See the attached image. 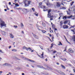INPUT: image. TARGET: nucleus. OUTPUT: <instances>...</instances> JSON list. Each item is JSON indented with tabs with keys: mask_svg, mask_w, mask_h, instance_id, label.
I'll list each match as a JSON object with an SVG mask.
<instances>
[{
	"mask_svg": "<svg viewBox=\"0 0 75 75\" xmlns=\"http://www.w3.org/2000/svg\"><path fill=\"white\" fill-rule=\"evenodd\" d=\"M12 51H13V52H17V50L15 49H13L11 50Z\"/></svg>",
	"mask_w": 75,
	"mask_h": 75,
	"instance_id": "f3484780",
	"label": "nucleus"
},
{
	"mask_svg": "<svg viewBox=\"0 0 75 75\" xmlns=\"http://www.w3.org/2000/svg\"><path fill=\"white\" fill-rule=\"evenodd\" d=\"M3 65H6V66H11V64L8 63H5L3 64Z\"/></svg>",
	"mask_w": 75,
	"mask_h": 75,
	"instance_id": "1a4fd4ad",
	"label": "nucleus"
},
{
	"mask_svg": "<svg viewBox=\"0 0 75 75\" xmlns=\"http://www.w3.org/2000/svg\"><path fill=\"white\" fill-rule=\"evenodd\" d=\"M68 23V21H65L64 22V24H67Z\"/></svg>",
	"mask_w": 75,
	"mask_h": 75,
	"instance_id": "e433bc0d",
	"label": "nucleus"
},
{
	"mask_svg": "<svg viewBox=\"0 0 75 75\" xmlns=\"http://www.w3.org/2000/svg\"><path fill=\"white\" fill-rule=\"evenodd\" d=\"M71 31H73V33H74V34H75V29H74V30H71Z\"/></svg>",
	"mask_w": 75,
	"mask_h": 75,
	"instance_id": "b1692460",
	"label": "nucleus"
},
{
	"mask_svg": "<svg viewBox=\"0 0 75 75\" xmlns=\"http://www.w3.org/2000/svg\"><path fill=\"white\" fill-rule=\"evenodd\" d=\"M45 8H44V9L43 10L44 11H47V9H46V8H45Z\"/></svg>",
	"mask_w": 75,
	"mask_h": 75,
	"instance_id": "4be33fe9",
	"label": "nucleus"
},
{
	"mask_svg": "<svg viewBox=\"0 0 75 75\" xmlns=\"http://www.w3.org/2000/svg\"><path fill=\"white\" fill-rule=\"evenodd\" d=\"M68 51H69V52H71V53H72V52H74V51L73 50H72V49L71 48L69 49Z\"/></svg>",
	"mask_w": 75,
	"mask_h": 75,
	"instance_id": "f8f14e48",
	"label": "nucleus"
},
{
	"mask_svg": "<svg viewBox=\"0 0 75 75\" xmlns=\"http://www.w3.org/2000/svg\"><path fill=\"white\" fill-rule=\"evenodd\" d=\"M22 8H18V10H21Z\"/></svg>",
	"mask_w": 75,
	"mask_h": 75,
	"instance_id": "864d4df0",
	"label": "nucleus"
},
{
	"mask_svg": "<svg viewBox=\"0 0 75 75\" xmlns=\"http://www.w3.org/2000/svg\"><path fill=\"white\" fill-rule=\"evenodd\" d=\"M14 27H15V28H17L18 27L17 26V25H14L13 26Z\"/></svg>",
	"mask_w": 75,
	"mask_h": 75,
	"instance_id": "49530a36",
	"label": "nucleus"
},
{
	"mask_svg": "<svg viewBox=\"0 0 75 75\" xmlns=\"http://www.w3.org/2000/svg\"><path fill=\"white\" fill-rule=\"evenodd\" d=\"M47 6H51L52 4L51 3H47L46 4Z\"/></svg>",
	"mask_w": 75,
	"mask_h": 75,
	"instance_id": "dca6fc26",
	"label": "nucleus"
},
{
	"mask_svg": "<svg viewBox=\"0 0 75 75\" xmlns=\"http://www.w3.org/2000/svg\"><path fill=\"white\" fill-rule=\"evenodd\" d=\"M15 6H17V7H19V5L18 4H15Z\"/></svg>",
	"mask_w": 75,
	"mask_h": 75,
	"instance_id": "7c9ffc66",
	"label": "nucleus"
},
{
	"mask_svg": "<svg viewBox=\"0 0 75 75\" xmlns=\"http://www.w3.org/2000/svg\"><path fill=\"white\" fill-rule=\"evenodd\" d=\"M16 59H18V60H20V59H18V58H17V57H16Z\"/></svg>",
	"mask_w": 75,
	"mask_h": 75,
	"instance_id": "5fc2aeb1",
	"label": "nucleus"
},
{
	"mask_svg": "<svg viewBox=\"0 0 75 75\" xmlns=\"http://www.w3.org/2000/svg\"><path fill=\"white\" fill-rule=\"evenodd\" d=\"M42 31L43 33H46V31L44 30H42Z\"/></svg>",
	"mask_w": 75,
	"mask_h": 75,
	"instance_id": "72a5a7b5",
	"label": "nucleus"
},
{
	"mask_svg": "<svg viewBox=\"0 0 75 75\" xmlns=\"http://www.w3.org/2000/svg\"><path fill=\"white\" fill-rule=\"evenodd\" d=\"M40 47L42 50H43V47H42V46H40Z\"/></svg>",
	"mask_w": 75,
	"mask_h": 75,
	"instance_id": "79ce46f5",
	"label": "nucleus"
},
{
	"mask_svg": "<svg viewBox=\"0 0 75 75\" xmlns=\"http://www.w3.org/2000/svg\"><path fill=\"white\" fill-rule=\"evenodd\" d=\"M2 33L3 35H5V36H6L7 35V33L4 32V31H2Z\"/></svg>",
	"mask_w": 75,
	"mask_h": 75,
	"instance_id": "9d476101",
	"label": "nucleus"
},
{
	"mask_svg": "<svg viewBox=\"0 0 75 75\" xmlns=\"http://www.w3.org/2000/svg\"><path fill=\"white\" fill-rule=\"evenodd\" d=\"M69 11H73L75 14V6H73L71 8H69L68 9Z\"/></svg>",
	"mask_w": 75,
	"mask_h": 75,
	"instance_id": "f03ea898",
	"label": "nucleus"
},
{
	"mask_svg": "<svg viewBox=\"0 0 75 75\" xmlns=\"http://www.w3.org/2000/svg\"><path fill=\"white\" fill-rule=\"evenodd\" d=\"M45 61H48V59H46Z\"/></svg>",
	"mask_w": 75,
	"mask_h": 75,
	"instance_id": "338daca9",
	"label": "nucleus"
},
{
	"mask_svg": "<svg viewBox=\"0 0 75 75\" xmlns=\"http://www.w3.org/2000/svg\"><path fill=\"white\" fill-rule=\"evenodd\" d=\"M26 0H25L23 2L24 4H25V6L26 7H27V6H29V5H27V4H26Z\"/></svg>",
	"mask_w": 75,
	"mask_h": 75,
	"instance_id": "4468645a",
	"label": "nucleus"
},
{
	"mask_svg": "<svg viewBox=\"0 0 75 75\" xmlns=\"http://www.w3.org/2000/svg\"><path fill=\"white\" fill-rule=\"evenodd\" d=\"M11 48V46H9V49H10V48Z\"/></svg>",
	"mask_w": 75,
	"mask_h": 75,
	"instance_id": "3c124183",
	"label": "nucleus"
},
{
	"mask_svg": "<svg viewBox=\"0 0 75 75\" xmlns=\"http://www.w3.org/2000/svg\"><path fill=\"white\" fill-rule=\"evenodd\" d=\"M37 67H38V68H43V69H45V68L42 67V66L37 65Z\"/></svg>",
	"mask_w": 75,
	"mask_h": 75,
	"instance_id": "9b49d317",
	"label": "nucleus"
},
{
	"mask_svg": "<svg viewBox=\"0 0 75 75\" xmlns=\"http://www.w3.org/2000/svg\"><path fill=\"white\" fill-rule=\"evenodd\" d=\"M9 5H11V2H9Z\"/></svg>",
	"mask_w": 75,
	"mask_h": 75,
	"instance_id": "603ef678",
	"label": "nucleus"
},
{
	"mask_svg": "<svg viewBox=\"0 0 75 75\" xmlns=\"http://www.w3.org/2000/svg\"><path fill=\"white\" fill-rule=\"evenodd\" d=\"M32 10L33 11H35V9H34V8H32Z\"/></svg>",
	"mask_w": 75,
	"mask_h": 75,
	"instance_id": "c03bdc74",
	"label": "nucleus"
},
{
	"mask_svg": "<svg viewBox=\"0 0 75 75\" xmlns=\"http://www.w3.org/2000/svg\"><path fill=\"white\" fill-rule=\"evenodd\" d=\"M62 43H61V42H59V44H58V45H62Z\"/></svg>",
	"mask_w": 75,
	"mask_h": 75,
	"instance_id": "c85d7f7f",
	"label": "nucleus"
},
{
	"mask_svg": "<svg viewBox=\"0 0 75 75\" xmlns=\"http://www.w3.org/2000/svg\"><path fill=\"white\" fill-rule=\"evenodd\" d=\"M22 75H24V73H22Z\"/></svg>",
	"mask_w": 75,
	"mask_h": 75,
	"instance_id": "774afa93",
	"label": "nucleus"
},
{
	"mask_svg": "<svg viewBox=\"0 0 75 75\" xmlns=\"http://www.w3.org/2000/svg\"><path fill=\"white\" fill-rule=\"evenodd\" d=\"M42 2H40L39 3V7H40L42 8H45V6H42Z\"/></svg>",
	"mask_w": 75,
	"mask_h": 75,
	"instance_id": "39448f33",
	"label": "nucleus"
},
{
	"mask_svg": "<svg viewBox=\"0 0 75 75\" xmlns=\"http://www.w3.org/2000/svg\"><path fill=\"white\" fill-rule=\"evenodd\" d=\"M67 8L66 7H62L61 9H65Z\"/></svg>",
	"mask_w": 75,
	"mask_h": 75,
	"instance_id": "c756f323",
	"label": "nucleus"
},
{
	"mask_svg": "<svg viewBox=\"0 0 75 75\" xmlns=\"http://www.w3.org/2000/svg\"><path fill=\"white\" fill-rule=\"evenodd\" d=\"M71 18L72 19H73V20H74V19L75 18V17L72 16V15L71 16H67V18Z\"/></svg>",
	"mask_w": 75,
	"mask_h": 75,
	"instance_id": "423d86ee",
	"label": "nucleus"
},
{
	"mask_svg": "<svg viewBox=\"0 0 75 75\" xmlns=\"http://www.w3.org/2000/svg\"><path fill=\"white\" fill-rule=\"evenodd\" d=\"M67 2H70L71 1H72V0H67Z\"/></svg>",
	"mask_w": 75,
	"mask_h": 75,
	"instance_id": "58836bf2",
	"label": "nucleus"
},
{
	"mask_svg": "<svg viewBox=\"0 0 75 75\" xmlns=\"http://www.w3.org/2000/svg\"><path fill=\"white\" fill-rule=\"evenodd\" d=\"M54 30L56 31V30H57V28H54Z\"/></svg>",
	"mask_w": 75,
	"mask_h": 75,
	"instance_id": "e2e57ef3",
	"label": "nucleus"
},
{
	"mask_svg": "<svg viewBox=\"0 0 75 75\" xmlns=\"http://www.w3.org/2000/svg\"><path fill=\"white\" fill-rule=\"evenodd\" d=\"M23 49H26V50H27V49L28 48V47H23Z\"/></svg>",
	"mask_w": 75,
	"mask_h": 75,
	"instance_id": "473e14b6",
	"label": "nucleus"
},
{
	"mask_svg": "<svg viewBox=\"0 0 75 75\" xmlns=\"http://www.w3.org/2000/svg\"><path fill=\"white\" fill-rule=\"evenodd\" d=\"M21 27L22 28H23L24 27V25L22 23H21Z\"/></svg>",
	"mask_w": 75,
	"mask_h": 75,
	"instance_id": "aec40b11",
	"label": "nucleus"
},
{
	"mask_svg": "<svg viewBox=\"0 0 75 75\" xmlns=\"http://www.w3.org/2000/svg\"><path fill=\"white\" fill-rule=\"evenodd\" d=\"M74 3V1L71 2V6H72V5L73 4V3Z\"/></svg>",
	"mask_w": 75,
	"mask_h": 75,
	"instance_id": "a18cd8bd",
	"label": "nucleus"
},
{
	"mask_svg": "<svg viewBox=\"0 0 75 75\" xmlns=\"http://www.w3.org/2000/svg\"><path fill=\"white\" fill-rule=\"evenodd\" d=\"M60 3L58 2H57V7H59L60 6Z\"/></svg>",
	"mask_w": 75,
	"mask_h": 75,
	"instance_id": "2eb2a0df",
	"label": "nucleus"
},
{
	"mask_svg": "<svg viewBox=\"0 0 75 75\" xmlns=\"http://www.w3.org/2000/svg\"><path fill=\"white\" fill-rule=\"evenodd\" d=\"M73 39L74 40V41H75V38H73Z\"/></svg>",
	"mask_w": 75,
	"mask_h": 75,
	"instance_id": "de8ad7c7",
	"label": "nucleus"
},
{
	"mask_svg": "<svg viewBox=\"0 0 75 75\" xmlns=\"http://www.w3.org/2000/svg\"><path fill=\"white\" fill-rule=\"evenodd\" d=\"M58 73H59V74H62V75H65V74H64V73L61 72V71H58Z\"/></svg>",
	"mask_w": 75,
	"mask_h": 75,
	"instance_id": "ddd939ff",
	"label": "nucleus"
},
{
	"mask_svg": "<svg viewBox=\"0 0 75 75\" xmlns=\"http://www.w3.org/2000/svg\"><path fill=\"white\" fill-rule=\"evenodd\" d=\"M21 33H22V34H24V31H22Z\"/></svg>",
	"mask_w": 75,
	"mask_h": 75,
	"instance_id": "052dcab7",
	"label": "nucleus"
},
{
	"mask_svg": "<svg viewBox=\"0 0 75 75\" xmlns=\"http://www.w3.org/2000/svg\"><path fill=\"white\" fill-rule=\"evenodd\" d=\"M57 65H59V63H57Z\"/></svg>",
	"mask_w": 75,
	"mask_h": 75,
	"instance_id": "bf43d9fd",
	"label": "nucleus"
},
{
	"mask_svg": "<svg viewBox=\"0 0 75 75\" xmlns=\"http://www.w3.org/2000/svg\"><path fill=\"white\" fill-rule=\"evenodd\" d=\"M49 68V69L50 70H52V69L51 67H49V68Z\"/></svg>",
	"mask_w": 75,
	"mask_h": 75,
	"instance_id": "ea45409f",
	"label": "nucleus"
},
{
	"mask_svg": "<svg viewBox=\"0 0 75 75\" xmlns=\"http://www.w3.org/2000/svg\"><path fill=\"white\" fill-rule=\"evenodd\" d=\"M62 60H63V61H66V60H67V59H65V58H63L62 59Z\"/></svg>",
	"mask_w": 75,
	"mask_h": 75,
	"instance_id": "4c0bfd02",
	"label": "nucleus"
},
{
	"mask_svg": "<svg viewBox=\"0 0 75 75\" xmlns=\"http://www.w3.org/2000/svg\"><path fill=\"white\" fill-rule=\"evenodd\" d=\"M63 28H64V29H67L68 28V26L66 25H64L63 26Z\"/></svg>",
	"mask_w": 75,
	"mask_h": 75,
	"instance_id": "6e6552de",
	"label": "nucleus"
},
{
	"mask_svg": "<svg viewBox=\"0 0 75 75\" xmlns=\"http://www.w3.org/2000/svg\"><path fill=\"white\" fill-rule=\"evenodd\" d=\"M67 14L68 15H70V13H69V11H67Z\"/></svg>",
	"mask_w": 75,
	"mask_h": 75,
	"instance_id": "c9c22d12",
	"label": "nucleus"
},
{
	"mask_svg": "<svg viewBox=\"0 0 75 75\" xmlns=\"http://www.w3.org/2000/svg\"><path fill=\"white\" fill-rule=\"evenodd\" d=\"M4 11H7V9H5Z\"/></svg>",
	"mask_w": 75,
	"mask_h": 75,
	"instance_id": "6e6d98bb",
	"label": "nucleus"
},
{
	"mask_svg": "<svg viewBox=\"0 0 75 75\" xmlns=\"http://www.w3.org/2000/svg\"><path fill=\"white\" fill-rule=\"evenodd\" d=\"M35 15L36 16H38V13H35Z\"/></svg>",
	"mask_w": 75,
	"mask_h": 75,
	"instance_id": "a19ab883",
	"label": "nucleus"
},
{
	"mask_svg": "<svg viewBox=\"0 0 75 75\" xmlns=\"http://www.w3.org/2000/svg\"><path fill=\"white\" fill-rule=\"evenodd\" d=\"M9 74H10V75H11V73H9Z\"/></svg>",
	"mask_w": 75,
	"mask_h": 75,
	"instance_id": "0e129e2a",
	"label": "nucleus"
},
{
	"mask_svg": "<svg viewBox=\"0 0 75 75\" xmlns=\"http://www.w3.org/2000/svg\"><path fill=\"white\" fill-rule=\"evenodd\" d=\"M34 52V50H31V52Z\"/></svg>",
	"mask_w": 75,
	"mask_h": 75,
	"instance_id": "69168bd1",
	"label": "nucleus"
},
{
	"mask_svg": "<svg viewBox=\"0 0 75 75\" xmlns=\"http://www.w3.org/2000/svg\"><path fill=\"white\" fill-rule=\"evenodd\" d=\"M62 22H60V26H62Z\"/></svg>",
	"mask_w": 75,
	"mask_h": 75,
	"instance_id": "2f4dec72",
	"label": "nucleus"
},
{
	"mask_svg": "<svg viewBox=\"0 0 75 75\" xmlns=\"http://www.w3.org/2000/svg\"><path fill=\"white\" fill-rule=\"evenodd\" d=\"M56 52H57V51H56V50H55V51H53V54H55V53H56Z\"/></svg>",
	"mask_w": 75,
	"mask_h": 75,
	"instance_id": "37998d69",
	"label": "nucleus"
},
{
	"mask_svg": "<svg viewBox=\"0 0 75 75\" xmlns=\"http://www.w3.org/2000/svg\"><path fill=\"white\" fill-rule=\"evenodd\" d=\"M1 26V28H2V27L5 26V27H6V24H5V22L4 21H2L0 24Z\"/></svg>",
	"mask_w": 75,
	"mask_h": 75,
	"instance_id": "20e7f679",
	"label": "nucleus"
},
{
	"mask_svg": "<svg viewBox=\"0 0 75 75\" xmlns=\"http://www.w3.org/2000/svg\"><path fill=\"white\" fill-rule=\"evenodd\" d=\"M48 10V14L47 16L49 18H50V17H51L50 20V21H51V20H53V18H53V16H51V13H50V12L51 11V10Z\"/></svg>",
	"mask_w": 75,
	"mask_h": 75,
	"instance_id": "f257e3e1",
	"label": "nucleus"
},
{
	"mask_svg": "<svg viewBox=\"0 0 75 75\" xmlns=\"http://www.w3.org/2000/svg\"><path fill=\"white\" fill-rule=\"evenodd\" d=\"M37 55L40 58H44V52H42V53L41 54V56L38 55V54H37ZM41 56H42V57H41Z\"/></svg>",
	"mask_w": 75,
	"mask_h": 75,
	"instance_id": "0eeeda50",
	"label": "nucleus"
},
{
	"mask_svg": "<svg viewBox=\"0 0 75 75\" xmlns=\"http://www.w3.org/2000/svg\"><path fill=\"white\" fill-rule=\"evenodd\" d=\"M52 28H54V29H55V25H52Z\"/></svg>",
	"mask_w": 75,
	"mask_h": 75,
	"instance_id": "f704fd0d",
	"label": "nucleus"
},
{
	"mask_svg": "<svg viewBox=\"0 0 75 75\" xmlns=\"http://www.w3.org/2000/svg\"><path fill=\"white\" fill-rule=\"evenodd\" d=\"M71 26V28H74V27H75V25H73V26Z\"/></svg>",
	"mask_w": 75,
	"mask_h": 75,
	"instance_id": "09e8293b",
	"label": "nucleus"
},
{
	"mask_svg": "<svg viewBox=\"0 0 75 75\" xmlns=\"http://www.w3.org/2000/svg\"><path fill=\"white\" fill-rule=\"evenodd\" d=\"M0 52L3 53V52H2V50H0Z\"/></svg>",
	"mask_w": 75,
	"mask_h": 75,
	"instance_id": "680f3d73",
	"label": "nucleus"
},
{
	"mask_svg": "<svg viewBox=\"0 0 75 75\" xmlns=\"http://www.w3.org/2000/svg\"><path fill=\"white\" fill-rule=\"evenodd\" d=\"M61 67H62V68H63V69H65V66H64L62 64H61Z\"/></svg>",
	"mask_w": 75,
	"mask_h": 75,
	"instance_id": "412c9836",
	"label": "nucleus"
},
{
	"mask_svg": "<svg viewBox=\"0 0 75 75\" xmlns=\"http://www.w3.org/2000/svg\"><path fill=\"white\" fill-rule=\"evenodd\" d=\"M61 5H62L63 6H64V4H63V3H61Z\"/></svg>",
	"mask_w": 75,
	"mask_h": 75,
	"instance_id": "13d9d810",
	"label": "nucleus"
},
{
	"mask_svg": "<svg viewBox=\"0 0 75 75\" xmlns=\"http://www.w3.org/2000/svg\"><path fill=\"white\" fill-rule=\"evenodd\" d=\"M66 18H67V17L66 16H64L63 18V19H64V20H65Z\"/></svg>",
	"mask_w": 75,
	"mask_h": 75,
	"instance_id": "a878e982",
	"label": "nucleus"
},
{
	"mask_svg": "<svg viewBox=\"0 0 75 75\" xmlns=\"http://www.w3.org/2000/svg\"><path fill=\"white\" fill-rule=\"evenodd\" d=\"M32 34H33V36L35 37V38H37V36L35 35L33 33H32Z\"/></svg>",
	"mask_w": 75,
	"mask_h": 75,
	"instance_id": "a211bd4d",
	"label": "nucleus"
},
{
	"mask_svg": "<svg viewBox=\"0 0 75 75\" xmlns=\"http://www.w3.org/2000/svg\"><path fill=\"white\" fill-rule=\"evenodd\" d=\"M44 67H46V68H49V67H48V66L47 65H45V64H44Z\"/></svg>",
	"mask_w": 75,
	"mask_h": 75,
	"instance_id": "bb28decb",
	"label": "nucleus"
},
{
	"mask_svg": "<svg viewBox=\"0 0 75 75\" xmlns=\"http://www.w3.org/2000/svg\"><path fill=\"white\" fill-rule=\"evenodd\" d=\"M22 59H24V60H27V61H29L30 62H35L34 60H31L30 59H29L28 58H26L25 57H22Z\"/></svg>",
	"mask_w": 75,
	"mask_h": 75,
	"instance_id": "7ed1b4c3",
	"label": "nucleus"
},
{
	"mask_svg": "<svg viewBox=\"0 0 75 75\" xmlns=\"http://www.w3.org/2000/svg\"><path fill=\"white\" fill-rule=\"evenodd\" d=\"M49 0H44V1L46 3H47L48 2Z\"/></svg>",
	"mask_w": 75,
	"mask_h": 75,
	"instance_id": "cd10ccee",
	"label": "nucleus"
},
{
	"mask_svg": "<svg viewBox=\"0 0 75 75\" xmlns=\"http://www.w3.org/2000/svg\"><path fill=\"white\" fill-rule=\"evenodd\" d=\"M26 67H29V65H28V64H27L26 65Z\"/></svg>",
	"mask_w": 75,
	"mask_h": 75,
	"instance_id": "4d7b16f0",
	"label": "nucleus"
},
{
	"mask_svg": "<svg viewBox=\"0 0 75 75\" xmlns=\"http://www.w3.org/2000/svg\"><path fill=\"white\" fill-rule=\"evenodd\" d=\"M28 4L29 5L31 4V1H28Z\"/></svg>",
	"mask_w": 75,
	"mask_h": 75,
	"instance_id": "5701e85b",
	"label": "nucleus"
},
{
	"mask_svg": "<svg viewBox=\"0 0 75 75\" xmlns=\"http://www.w3.org/2000/svg\"><path fill=\"white\" fill-rule=\"evenodd\" d=\"M28 50H30V51L32 50V49H31L30 47H28V48L27 49V51H28Z\"/></svg>",
	"mask_w": 75,
	"mask_h": 75,
	"instance_id": "6ab92c4d",
	"label": "nucleus"
},
{
	"mask_svg": "<svg viewBox=\"0 0 75 75\" xmlns=\"http://www.w3.org/2000/svg\"><path fill=\"white\" fill-rule=\"evenodd\" d=\"M11 38H14V36L13 35V34L11 33L10 34Z\"/></svg>",
	"mask_w": 75,
	"mask_h": 75,
	"instance_id": "393cba45",
	"label": "nucleus"
},
{
	"mask_svg": "<svg viewBox=\"0 0 75 75\" xmlns=\"http://www.w3.org/2000/svg\"><path fill=\"white\" fill-rule=\"evenodd\" d=\"M6 7H7V10H9V8H8V6H6Z\"/></svg>",
	"mask_w": 75,
	"mask_h": 75,
	"instance_id": "8fccbe9b",
	"label": "nucleus"
}]
</instances>
